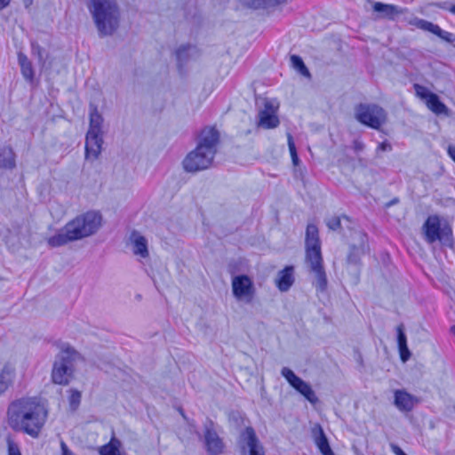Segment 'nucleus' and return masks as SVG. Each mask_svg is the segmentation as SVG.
I'll return each mask as SVG.
<instances>
[{
	"mask_svg": "<svg viewBox=\"0 0 455 455\" xmlns=\"http://www.w3.org/2000/svg\"><path fill=\"white\" fill-rule=\"evenodd\" d=\"M15 377V369L10 364L4 366L0 372V395L4 393L12 384Z\"/></svg>",
	"mask_w": 455,
	"mask_h": 455,
	"instance_id": "393cba45",
	"label": "nucleus"
},
{
	"mask_svg": "<svg viewBox=\"0 0 455 455\" xmlns=\"http://www.w3.org/2000/svg\"><path fill=\"white\" fill-rule=\"evenodd\" d=\"M364 148H365V145L361 140H359V139L354 140L353 149L355 150V152H356V153L362 152Z\"/></svg>",
	"mask_w": 455,
	"mask_h": 455,
	"instance_id": "ea45409f",
	"label": "nucleus"
},
{
	"mask_svg": "<svg viewBox=\"0 0 455 455\" xmlns=\"http://www.w3.org/2000/svg\"><path fill=\"white\" fill-rule=\"evenodd\" d=\"M355 118L368 127L379 130L387 121V113L375 104H359L355 108Z\"/></svg>",
	"mask_w": 455,
	"mask_h": 455,
	"instance_id": "6e6552de",
	"label": "nucleus"
},
{
	"mask_svg": "<svg viewBox=\"0 0 455 455\" xmlns=\"http://www.w3.org/2000/svg\"><path fill=\"white\" fill-rule=\"evenodd\" d=\"M87 8L100 36H110L117 29L120 12L116 0H88Z\"/></svg>",
	"mask_w": 455,
	"mask_h": 455,
	"instance_id": "20e7f679",
	"label": "nucleus"
},
{
	"mask_svg": "<svg viewBox=\"0 0 455 455\" xmlns=\"http://www.w3.org/2000/svg\"><path fill=\"white\" fill-rule=\"evenodd\" d=\"M425 103L435 115H448L449 113L448 108L440 100L439 97L435 93L431 94Z\"/></svg>",
	"mask_w": 455,
	"mask_h": 455,
	"instance_id": "a878e982",
	"label": "nucleus"
},
{
	"mask_svg": "<svg viewBox=\"0 0 455 455\" xmlns=\"http://www.w3.org/2000/svg\"><path fill=\"white\" fill-rule=\"evenodd\" d=\"M437 5H438V7H440L442 9L449 11V8L451 7V4H449V3L444 2V3L438 4Z\"/></svg>",
	"mask_w": 455,
	"mask_h": 455,
	"instance_id": "a18cd8bd",
	"label": "nucleus"
},
{
	"mask_svg": "<svg viewBox=\"0 0 455 455\" xmlns=\"http://www.w3.org/2000/svg\"><path fill=\"white\" fill-rule=\"evenodd\" d=\"M130 242L132 245V251L135 255L146 259L148 257L149 252L148 250V241L137 231H132L130 235Z\"/></svg>",
	"mask_w": 455,
	"mask_h": 455,
	"instance_id": "f3484780",
	"label": "nucleus"
},
{
	"mask_svg": "<svg viewBox=\"0 0 455 455\" xmlns=\"http://www.w3.org/2000/svg\"><path fill=\"white\" fill-rule=\"evenodd\" d=\"M343 219L348 220V218L346 215L342 216Z\"/></svg>",
	"mask_w": 455,
	"mask_h": 455,
	"instance_id": "09e8293b",
	"label": "nucleus"
},
{
	"mask_svg": "<svg viewBox=\"0 0 455 455\" xmlns=\"http://www.w3.org/2000/svg\"><path fill=\"white\" fill-rule=\"evenodd\" d=\"M259 125L263 128L272 129L277 127L279 124V119L275 115L274 109L269 103L265 105V108L259 114Z\"/></svg>",
	"mask_w": 455,
	"mask_h": 455,
	"instance_id": "a211bd4d",
	"label": "nucleus"
},
{
	"mask_svg": "<svg viewBox=\"0 0 455 455\" xmlns=\"http://www.w3.org/2000/svg\"><path fill=\"white\" fill-rule=\"evenodd\" d=\"M77 353L67 347L62 348L56 356L52 371V379L53 383L59 385H67L69 382L74 371V361Z\"/></svg>",
	"mask_w": 455,
	"mask_h": 455,
	"instance_id": "0eeeda50",
	"label": "nucleus"
},
{
	"mask_svg": "<svg viewBox=\"0 0 455 455\" xmlns=\"http://www.w3.org/2000/svg\"><path fill=\"white\" fill-rule=\"evenodd\" d=\"M62 455H75L67 446V444L64 442H61L60 443Z\"/></svg>",
	"mask_w": 455,
	"mask_h": 455,
	"instance_id": "a19ab883",
	"label": "nucleus"
},
{
	"mask_svg": "<svg viewBox=\"0 0 455 455\" xmlns=\"http://www.w3.org/2000/svg\"><path fill=\"white\" fill-rule=\"evenodd\" d=\"M294 268L292 266H287L278 273L276 278V286L281 291H287L294 283Z\"/></svg>",
	"mask_w": 455,
	"mask_h": 455,
	"instance_id": "6ab92c4d",
	"label": "nucleus"
},
{
	"mask_svg": "<svg viewBox=\"0 0 455 455\" xmlns=\"http://www.w3.org/2000/svg\"><path fill=\"white\" fill-rule=\"evenodd\" d=\"M412 24H414L417 28H419L422 30L428 31V32L437 36L438 37H440L441 39H443L445 42H448L451 44L455 42V35L454 34L445 31V30H443L438 25L434 24L428 20L416 18Z\"/></svg>",
	"mask_w": 455,
	"mask_h": 455,
	"instance_id": "ddd939ff",
	"label": "nucleus"
},
{
	"mask_svg": "<svg viewBox=\"0 0 455 455\" xmlns=\"http://www.w3.org/2000/svg\"><path fill=\"white\" fill-rule=\"evenodd\" d=\"M417 402L416 397L404 390H396L395 392L394 403L402 411H411Z\"/></svg>",
	"mask_w": 455,
	"mask_h": 455,
	"instance_id": "dca6fc26",
	"label": "nucleus"
},
{
	"mask_svg": "<svg viewBox=\"0 0 455 455\" xmlns=\"http://www.w3.org/2000/svg\"><path fill=\"white\" fill-rule=\"evenodd\" d=\"M204 442L209 455H220L224 450V443L214 428V423L208 419L204 424Z\"/></svg>",
	"mask_w": 455,
	"mask_h": 455,
	"instance_id": "f8f14e48",
	"label": "nucleus"
},
{
	"mask_svg": "<svg viewBox=\"0 0 455 455\" xmlns=\"http://www.w3.org/2000/svg\"><path fill=\"white\" fill-rule=\"evenodd\" d=\"M315 443L323 455H335L321 426L313 430Z\"/></svg>",
	"mask_w": 455,
	"mask_h": 455,
	"instance_id": "412c9836",
	"label": "nucleus"
},
{
	"mask_svg": "<svg viewBox=\"0 0 455 455\" xmlns=\"http://www.w3.org/2000/svg\"><path fill=\"white\" fill-rule=\"evenodd\" d=\"M422 233L425 241L429 244L439 242L443 246L453 247L452 228L446 220H442L438 215L427 217L422 226Z\"/></svg>",
	"mask_w": 455,
	"mask_h": 455,
	"instance_id": "39448f33",
	"label": "nucleus"
},
{
	"mask_svg": "<svg viewBox=\"0 0 455 455\" xmlns=\"http://www.w3.org/2000/svg\"><path fill=\"white\" fill-rule=\"evenodd\" d=\"M76 241L75 238L72 237V234L68 233L67 229V226L60 230L56 235L48 238L47 243L52 247H60L67 244L69 242Z\"/></svg>",
	"mask_w": 455,
	"mask_h": 455,
	"instance_id": "b1692460",
	"label": "nucleus"
},
{
	"mask_svg": "<svg viewBox=\"0 0 455 455\" xmlns=\"http://www.w3.org/2000/svg\"><path fill=\"white\" fill-rule=\"evenodd\" d=\"M8 455H21L20 447L12 438H7Z\"/></svg>",
	"mask_w": 455,
	"mask_h": 455,
	"instance_id": "4c0bfd02",
	"label": "nucleus"
},
{
	"mask_svg": "<svg viewBox=\"0 0 455 455\" xmlns=\"http://www.w3.org/2000/svg\"><path fill=\"white\" fill-rule=\"evenodd\" d=\"M239 446L242 455H264L263 447L252 427H246L240 435Z\"/></svg>",
	"mask_w": 455,
	"mask_h": 455,
	"instance_id": "9b49d317",
	"label": "nucleus"
},
{
	"mask_svg": "<svg viewBox=\"0 0 455 455\" xmlns=\"http://www.w3.org/2000/svg\"><path fill=\"white\" fill-rule=\"evenodd\" d=\"M281 374L287 380V382L297 392L302 395L310 403L315 404L318 403V398L311 386L298 377L290 368L283 367L281 370Z\"/></svg>",
	"mask_w": 455,
	"mask_h": 455,
	"instance_id": "9d476101",
	"label": "nucleus"
},
{
	"mask_svg": "<svg viewBox=\"0 0 455 455\" xmlns=\"http://www.w3.org/2000/svg\"><path fill=\"white\" fill-rule=\"evenodd\" d=\"M288 147H289L292 163L294 165H297L299 163V156L297 155L295 143L293 141L291 135H290V134L288 135Z\"/></svg>",
	"mask_w": 455,
	"mask_h": 455,
	"instance_id": "c9c22d12",
	"label": "nucleus"
},
{
	"mask_svg": "<svg viewBox=\"0 0 455 455\" xmlns=\"http://www.w3.org/2000/svg\"><path fill=\"white\" fill-rule=\"evenodd\" d=\"M232 292L236 300L250 304L252 302L256 289L253 281L247 275H238L232 278Z\"/></svg>",
	"mask_w": 455,
	"mask_h": 455,
	"instance_id": "1a4fd4ad",
	"label": "nucleus"
},
{
	"mask_svg": "<svg viewBox=\"0 0 455 455\" xmlns=\"http://www.w3.org/2000/svg\"><path fill=\"white\" fill-rule=\"evenodd\" d=\"M448 155L455 162V146L450 145L448 147Z\"/></svg>",
	"mask_w": 455,
	"mask_h": 455,
	"instance_id": "37998d69",
	"label": "nucleus"
},
{
	"mask_svg": "<svg viewBox=\"0 0 455 455\" xmlns=\"http://www.w3.org/2000/svg\"><path fill=\"white\" fill-rule=\"evenodd\" d=\"M360 244L359 245H352L351 251L347 256V260L351 263H357L358 256L363 254L365 252V240L366 235L363 233H359Z\"/></svg>",
	"mask_w": 455,
	"mask_h": 455,
	"instance_id": "bb28decb",
	"label": "nucleus"
},
{
	"mask_svg": "<svg viewBox=\"0 0 455 455\" xmlns=\"http://www.w3.org/2000/svg\"><path fill=\"white\" fill-rule=\"evenodd\" d=\"M7 416L11 428L36 438L46 421L47 411L36 398H20L9 405Z\"/></svg>",
	"mask_w": 455,
	"mask_h": 455,
	"instance_id": "f257e3e1",
	"label": "nucleus"
},
{
	"mask_svg": "<svg viewBox=\"0 0 455 455\" xmlns=\"http://www.w3.org/2000/svg\"><path fill=\"white\" fill-rule=\"evenodd\" d=\"M291 62L293 68L299 71L304 76H309L310 73L307 68L305 66L302 59L298 55L291 56Z\"/></svg>",
	"mask_w": 455,
	"mask_h": 455,
	"instance_id": "2f4dec72",
	"label": "nucleus"
},
{
	"mask_svg": "<svg viewBox=\"0 0 455 455\" xmlns=\"http://www.w3.org/2000/svg\"><path fill=\"white\" fill-rule=\"evenodd\" d=\"M69 405L72 411H76L81 403V393L77 390L71 389L70 390Z\"/></svg>",
	"mask_w": 455,
	"mask_h": 455,
	"instance_id": "72a5a7b5",
	"label": "nucleus"
},
{
	"mask_svg": "<svg viewBox=\"0 0 455 455\" xmlns=\"http://www.w3.org/2000/svg\"><path fill=\"white\" fill-rule=\"evenodd\" d=\"M102 144V134L87 132L85 138V158L92 161L98 159L101 153Z\"/></svg>",
	"mask_w": 455,
	"mask_h": 455,
	"instance_id": "4468645a",
	"label": "nucleus"
},
{
	"mask_svg": "<svg viewBox=\"0 0 455 455\" xmlns=\"http://www.w3.org/2000/svg\"><path fill=\"white\" fill-rule=\"evenodd\" d=\"M11 0H0V11L10 4Z\"/></svg>",
	"mask_w": 455,
	"mask_h": 455,
	"instance_id": "c03bdc74",
	"label": "nucleus"
},
{
	"mask_svg": "<svg viewBox=\"0 0 455 455\" xmlns=\"http://www.w3.org/2000/svg\"><path fill=\"white\" fill-rule=\"evenodd\" d=\"M326 225L331 230H338L341 226V217L332 216L326 220Z\"/></svg>",
	"mask_w": 455,
	"mask_h": 455,
	"instance_id": "e433bc0d",
	"label": "nucleus"
},
{
	"mask_svg": "<svg viewBox=\"0 0 455 455\" xmlns=\"http://www.w3.org/2000/svg\"><path fill=\"white\" fill-rule=\"evenodd\" d=\"M120 447H121V442L117 438L112 437L108 443L103 445L100 449V455H121Z\"/></svg>",
	"mask_w": 455,
	"mask_h": 455,
	"instance_id": "c756f323",
	"label": "nucleus"
},
{
	"mask_svg": "<svg viewBox=\"0 0 455 455\" xmlns=\"http://www.w3.org/2000/svg\"><path fill=\"white\" fill-rule=\"evenodd\" d=\"M305 247L306 263L315 276L313 284L317 291H323L327 288L328 281L323 268L319 231L315 224H308L307 227Z\"/></svg>",
	"mask_w": 455,
	"mask_h": 455,
	"instance_id": "7ed1b4c3",
	"label": "nucleus"
},
{
	"mask_svg": "<svg viewBox=\"0 0 455 455\" xmlns=\"http://www.w3.org/2000/svg\"><path fill=\"white\" fill-rule=\"evenodd\" d=\"M414 89L416 95L421 100H424L425 102L431 96V94H434V92H431L427 87L418 84H414Z\"/></svg>",
	"mask_w": 455,
	"mask_h": 455,
	"instance_id": "f704fd0d",
	"label": "nucleus"
},
{
	"mask_svg": "<svg viewBox=\"0 0 455 455\" xmlns=\"http://www.w3.org/2000/svg\"><path fill=\"white\" fill-rule=\"evenodd\" d=\"M240 2L251 8H266L275 6L286 2V0H240Z\"/></svg>",
	"mask_w": 455,
	"mask_h": 455,
	"instance_id": "cd10ccee",
	"label": "nucleus"
},
{
	"mask_svg": "<svg viewBox=\"0 0 455 455\" xmlns=\"http://www.w3.org/2000/svg\"><path fill=\"white\" fill-rule=\"evenodd\" d=\"M396 332H397V345H398V349H399V353H400V357H401V360L403 363H405L410 359L411 354L407 346V337L405 335L404 326L403 323L399 324L396 327Z\"/></svg>",
	"mask_w": 455,
	"mask_h": 455,
	"instance_id": "aec40b11",
	"label": "nucleus"
},
{
	"mask_svg": "<svg viewBox=\"0 0 455 455\" xmlns=\"http://www.w3.org/2000/svg\"><path fill=\"white\" fill-rule=\"evenodd\" d=\"M391 150L392 145L386 140L379 144V146L376 148V153L378 154L379 151L390 152Z\"/></svg>",
	"mask_w": 455,
	"mask_h": 455,
	"instance_id": "58836bf2",
	"label": "nucleus"
},
{
	"mask_svg": "<svg viewBox=\"0 0 455 455\" xmlns=\"http://www.w3.org/2000/svg\"><path fill=\"white\" fill-rule=\"evenodd\" d=\"M15 166L14 153L11 148H4L0 152V167L12 169Z\"/></svg>",
	"mask_w": 455,
	"mask_h": 455,
	"instance_id": "7c9ffc66",
	"label": "nucleus"
},
{
	"mask_svg": "<svg viewBox=\"0 0 455 455\" xmlns=\"http://www.w3.org/2000/svg\"><path fill=\"white\" fill-rule=\"evenodd\" d=\"M103 117L94 105L90 106V124L88 133L102 134Z\"/></svg>",
	"mask_w": 455,
	"mask_h": 455,
	"instance_id": "5701e85b",
	"label": "nucleus"
},
{
	"mask_svg": "<svg viewBox=\"0 0 455 455\" xmlns=\"http://www.w3.org/2000/svg\"><path fill=\"white\" fill-rule=\"evenodd\" d=\"M32 54L36 56L38 59V62L44 66L46 60V52L43 47H41L38 44L32 43Z\"/></svg>",
	"mask_w": 455,
	"mask_h": 455,
	"instance_id": "473e14b6",
	"label": "nucleus"
},
{
	"mask_svg": "<svg viewBox=\"0 0 455 455\" xmlns=\"http://www.w3.org/2000/svg\"><path fill=\"white\" fill-rule=\"evenodd\" d=\"M192 52H196V47L190 44L182 45L176 51V58L180 70H181L183 64L187 62Z\"/></svg>",
	"mask_w": 455,
	"mask_h": 455,
	"instance_id": "c85d7f7f",
	"label": "nucleus"
},
{
	"mask_svg": "<svg viewBox=\"0 0 455 455\" xmlns=\"http://www.w3.org/2000/svg\"><path fill=\"white\" fill-rule=\"evenodd\" d=\"M449 11H450L452 14H455V4L451 5V7L449 8Z\"/></svg>",
	"mask_w": 455,
	"mask_h": 455,
	"instance_id": "49530a36",
	"label": "nucleus"
},
{
	"mask_svg": "<svg viewBox=\"0 0 455 455\" xmlns=\"http://www.w3.org/2000/svg\"><path fill=\"white\" fill-rule=\"evenodd\" d=\"M391 449L395 455H407L399 446L391 444Z\"/></svg>",
	"mask_w": 455,
	"mask_h": 455,
	"instance_id": "79ce46f5",
	"label": "nucleus"
},
{
	"mask_svg": "<svg viewBox=\"0 0 455 455\" xmlns=\"http://www.w3.org/2000/svg\"><path fill=\"white\" fill-rule=\"evenodd\" d=\"M101 222L102 216L99 212L89 211L68 221L66 226L68 233L77 241L94 235Z\"/></svg>",
	"mask_w": 455,
	"mask_h": 455,
	"instance_id": "423d86ee",
	"label": "nucleus"
},
{
	"mask_svg": "<svg viewBox=\"0 0 455 455\" xmlns=\"http://www.w3.org/2000/svg\"><path fill=\"white\" fill-rule=\"evenodd\" d=\"M18 63L20 67V72L23 78L29 84H33L35 72L32 62L23 52L18 53Z\"/></svg>",
	"mask_w": 455,
	"mask_h": 455,
	"instance_id": "4be33fe9",
	"label": "nucleus"
},
{
	"mask_svg": "<svg viewBox=\"0 0 455 455\" xmlns=\"http://www.w3.org/2000/svg\"><path fill=\"white\" fill-rule=\"evenodd\" d=\"M403 9L395 4H383L376 2L373 4V11L378 13L379 18L395 20L399 14L403 13Z\"/></svg>",
	"mask_w": 455,
	"mask_h": 455,
	"instance_id": "2eb2a0df",
	"label": "nucleus"
},
{
	"mask_svg": "<svg viewBox=\"0 0 455 455\" xmlns=\"http://www.w3.org/2000/svg\"><path fill=\"white\" fill-rule=\"evenodd\" d=\"M451 331L455 335V325L451 328Z\"/></svg>",
	"mask_w": 455,
	"mask_h": 455,
	"instance_id": "de8ad7c7",
	"label": "nucleus"
},
{
	"mask_svg": "<svg viewBox=\"0 0 455 455\" xmlns=\"http://www.w3.org/2000/svg\"><path fill=\"white\" fill-rule=\"evenodd\" d=\"M220 132L215 127H204L199 136L196 148L184 158L183 168L188 172H196L209 168L217 153Z\"/></svg>",
	"mask_w": 455,
	"mask_h": 455,
	"instance_id": "f03ea898",
	"label": "nucleus"
}]
</instances>
